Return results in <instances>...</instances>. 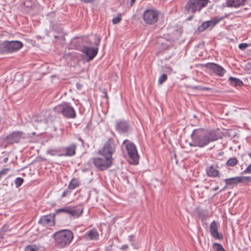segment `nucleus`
Masks as SVG:
<instances>
[{"instance_id":"a211bd4d","label":"nucleus","mask_w":251,"mask_h":251,"mask_svg":"<svg viewBox=\"0 0 251 251\" xmlns=\"http://www.w3.org/2000/svg\"><path fill=\"white\" fill-rule=\"evenodd\" d=\"M250 0H226V5L228 7L238 8L245 4Z\"/></svg>"},{"instance_id":"4468645a","label":"nucleus","mask_w":251,"mask_h":251,"mask_svg":"<svg viewBox=\"0 0 251 251\" xmlns=\"http://www.w3.org/2000/svg\"><path fill=\"white\" fill-rule=\"evenodd\" d=\"M62 155L63 156H73L76 153V145L72 143L68 146L61 148Z\"/></svg>"},{"instance_id":"7ed1b4c3","label":"nucleus","mask_w":251,"mask_h":251,"mask_svg":"<svg viewBox=\"0 0 251 251\" xmlns=\"http://www.w3.org/2000/svg\"><path fill=\"white\" fill-rule=\"evenodd\" d=\"M118 143L114 137H109L105 142L103 147L99 150L98 153L101 156H107L110 158L115 152Z\"/></svg>"},{"instance_id":"39448f33","label":"nucleus","mask_w":251,"mask_h":251,"mask_svg":"<svg viewBox=\"0 0 251 251\" xmlns=\"http://www.w3.org/2000/svg\"><path fill=\"white\" fill-rule=\"evenodd\" d=\"M209 2V0H189L185 5V10L187 13L194 14L200 11Z\"/></svg>"},{"instance_id":"09e8293b","label":"nucleus","mask_w":251,"mask_h":251,"mask_svg":"<svg viewBox=\"0 0 251 251\" xmlns=\"http://www.w3.org/2000/svg\"><path fill=\"white\" fill-rule=\"evenodd\" d=\"M246 179L249 181L251 182V177H246Z\"/></svg>"},{"instance_id":"864d4df0","label":"nucleus","mask_w":251,"mask_h":251,"mask_svg":"<svg viewBox=\"0 0 251 251\" xmlns=\"http://www.w3.org/2000/svg\"><path fill=\"white\" fill-rule=\"evenodd\" d=\"M220 251H226V250L223 248V249L222 250H221Z\"/></svg>"},{"instance_id":"9d476101","label":"nucleus","mask_w":251,"mask_h":251,"mask_svg":"<svg viewBox=\"0 0 251 251\" xmlns=\"http://www.w3.org/2000/svg\"><path fill=\"white\" fill-rule=\"evenodd\" d=\"M224 18V17H215L211 20L203 22L201 25L198 26L197 28L198 31L199 32H202L209 28H213L219 22L223 20Z\"/></svg>"},{"instance_id":"58836bf2","label":"nucleus","mask_w":251,"mask_h":251,"mask_svg":"<svg viewBox=\"0 0 251 251\" xmlns=\"http://www.w3.org/2000/svg\"><path fill=\"white\" fill-rule=\"evenodd\" d=\"M192 88L193 89H196V90H200V91H202V86H193L192 87Z\"/></svg>"},{"instance_id":"6e6d98bb","label":"nucleus","mask_w":251,"mask_h":251,"mask_svg":"<svg viewBox=\"0 0 251 251\" xmlns=\"http://www.w3.org/2000/svg\"><path fill=\"white\" fill-rule=\"evenodd\" d=\"M250 1H251V0H250Z\"/></svg>"},{"instance_id":"3c124183","label":"nucleus","mask_w":251,"mask_h":251,"mask_svg":"<svg viewBox=\"0 0 251 251\" xmlns=\"http://www.w3.org/2000/svg\"><path fill=\"white\" fill-rule=\"evenodd\" d=\"M193 16H192H192H191L190 17H189L187 19V20H191L192 19Z\"/></svg>"},{"instance_id":"8fccbe9b","label":"nucleus","mask_w":251,"mask_h":251,"mask_svg":"<svg viewBox=\"0 0 251 251\" xmlns=\"http://www.w3.org/2000/svg\"><path fill=\"white\" fill-rule=\"evenodd\" d=\"M78 140L82 143V144L83 143V140L81 138H79Z\"/></svg>"},{"instance_id":"20e7f679","label":"nucleus","mask_w":251,"mask_h":251,"mask_svg":"<svg viewBox=\"0 0 251 251\" xmlns=\"http://www.w3.org/2000/svg\"><path fill=\"white\" fill-rule=\"evenodd\" d=\"M56 114H62L67 119H75L76 115L74 108L69 103L64 102L56 105L53 108Z\"/></svg>"},{"instance_id":"7c9ffc66","label":"nucleus","mask_w":251,"mask_h":251,"mask_svg":"<svg viewBox=\"0 0 251 251\" xmlns=\"http://www.w3.org/2000/svg\"><path fill=\"white\" fill-rule=\"evenodd\" d=\"M38 250L35 245H30L25 248V251H37Z\"/></svg>"},{"instance_id":"0eeeda50","label":"nucleus","mask_w":251,"mask_h":251,"mask_svg":"<svg viewBox=\"0 0 251 251\" xmlns=\"http://www.w3.org/2000/svg\"><path fill=\"white\" fill-rule=\"evenodd\" d=\"M102 156L94 158L93 161L95 166L100 171L106 170L111 167L114 160L107 156Z\"/></svg>"},{"instance_id":"c03bdc74","label":"nucleus","mask_w":251,"mask_h":251,"mask_svg":"<svg viewBox=\"0 0 251 251\" xmlns=\"http://www.w3.org/2000/svg\"><path fill=\"white\" fill-rule=\"evenodd\" d=\"M172 71V69L170 67H166V72H171Z\"/></svg>"},{"instance_id":"49530a36","label":"nucleus","mask_w":251,"mask_h":251,"mask_svg":"<svg viewBox=\"0 0 251 251\" xmlns=\"http://www.w3.org/2000/svg\"><path fill=\"white\" fill-rule=\"evenodd\" d=\"M134 237V236L132 235H130L128 236V239L130 241L132 240V238Z\"/></svg>"},{"instance_id":"4c0bfd02","label":"nucleus","mask_w":251,"mask_h":251,"mask_svg":"<svg viewBox=\"0 0 251 251\" xmlns=\"http://www.w3.org/2000/svg\"><path fill=\"white\" fill-rule=\"evenodd\" d=\"M244 173H251V164L244 171Z\"/></svg>"},{"instance_id":"f8f14e48","label":"nucleus","mask_w":251,"mask_h":251,"mask_svg":"<svg viewBox=\"0 0 251 251\" xmlns=\"http://www.w3.org/2000/svg\"><path fill=\"white\" fill-rule=\"evenodd\" d=\"M204 67L220 76H223L226 73V70L222 66L214 63H207L204 65Z\"/></svg>"},{"instance_id":"bb28decb","label":"nucleus","mask_w":251,"mask_h":251,"mask_svg":"<svg viewBox=\"0 0 251 251\" xmlns=\"http://www.w3.org/2000/svg\"><path fill=\"white\" fill-rule=\"evenodd\" d=\"M80 184V183L78 178H74L70 181L68 188L73 190L78 187Z\"/></svg>"},{"instance_id":"37998d69","label":"nucleus","mask_w":251,"mask_h":251,"mask_svg":"<svg viewBox=\"0 0 251 251\" xmlns=\"http://www.w3.org/2000/svg\"><path fill=\"white\" fill-rule=\"evenodd\" d=\"M212 89L209 87H202V91H208L211 90Z\"/></svg>"},{"instance_id":"2f4dec72","label":"nucleus","mask_w":251,"mask_h":251,"mask_svg":"<svg viewBox=\"0 0 251 251\" xmlns=\"http://www.w3.org/2000/svg\"><path fill=\"white\" fill-rule=\"evenodd\" d=\"M24 182V179L21 177H17L15 180V184L17 188L22 185Z\"/></svg>"},{"instance_id":"473e14b6","label":"nucleus","mask_w":251,"mask_h":251,"mask_svg":"<svg viewBox=\"0 0 251 251\" xmlns=\"http://www.w3.org/2000/svg\"><path fill=\"white\" fill-rule=\"evenodd\" d=\"M213 248L215 251H220L223 248V246L221 244L217 243L213 244Z\"/></svg>"},{"instance_id":"a19ab883","label":"nucleus","mask_w":251,"mask_h":251,"mask_svg":"<svg viewBox=\"0 0 251 251\" xmlns=\"http://www.w3.org/2000/svg\"><path fill=\"white\" fill-rule=\"evenodd\" d=\"M80 1L85 3H93L94 0H80Z\"/></svg>"},{"instance_id":"a878e982","label":"nucleus","mask_w":251,"mask_h":251,"mask_svg":"<svg viewBox=\"0 0 251 251\" xmlns=\"http://www.w3.org/2000/svg\"><path fill=\"white\" fill-rule=\"evenodd\" d=\"M46 153L51 156H62L61 148L50 149L47 151Z\"/></svg>"},{"instance_id":"e433bc0d","label":"nucleus","mask_w":251,"mask_h":251,"mask_svg":"<svg viewBox=\"0 0 251 251\" xmlns=\"http://www.w3.org/2000/svg\"><path fill=\"white\" fill-rule=\"evenodd\" d=\"M70 189H69L68 188V189L67 190H65L62 194V197L63 198V197H65L66 196H68L69 195H70L71 194V191L70 190Z\"/></svg>"},{"instance_id":"f257e3e1","label":"nucleus","mask_w":251,"mask_h":251,"mask_svg":"<svg viewBox=\"0 0 251 251\" xmlns=\"http://www.w3.org/2000/svg\"><path fill=\"white\" fill-rule=\"evenodd\" d=\"M191 138L192 143L189 144L190 146L202 148L209 143L217 140L219 137L214 131H207L198 129L193 131Z\"/></svg>"},{"instance_id":"603ef678","label":"nucleus","mask_w":251,"mask_h":251,"mask_svg":"<svg viewBox=\"0 0 251 251\" xmlns=\"http://www.w3.org/2000/svg\"><path fill=\"white\" fill-rule=\"evenodd\" d=\"M218 188H219V187H218V186H217V187H215V188L214 189V190H218Z\"/></svg>"},{"instance_id":"5701e85b","label":"nucleus","mask_w":251,"mask_h":251,"mask_svg":"<svg viewBox=\"0 0 251 251\" xmlns=\"http://www.w3.org/2000/svg\"><path fill=\"white\" fill-rule=\"evenodd\" d=\"M195 211L199 218H200L202 221L206 219L209 217V213L207 210L201 209L199 208H196Z\"/></svg>"},{"instance_id":"aec40b11","label":"nucleus","mask_w":251,"mask_h":251,"mask_svg":"<svg viewBox=\"0 0 251 251\" xmlns=\"http://www.w3.org/2000/svg\"><path fill=\"white\" fill-rule=\"evenodd\" d=\"M246 177L243 176H237L229 178H226L224 180L226 186L233 185L238 183L243 182Z\"/></svg>"},{"instance_id":"6e6552de","label":"nucleus","mask_w":251,"mask_h":251,"mask_svg":"<svg viewBox=\"0 0 251 251\" xmlns=\"http://www.w3.org/2000/svg\"><path fill=\"white\" fill-rule=\"evenodd\" d=\"M159 14V12L157 10L148 9L144 11L143 19L146 24L152 25L158 21Z\"/></svg>"},{"instance_id":"dca6fc26","label":"nucleus","mask_w":251,"mask_h":251,"mask_svg":"<svg viewBox=\"0 0 251 251\" xmlns=\"http://www.w3.org/2000/svg\"><path fill=\"white\" fill-rule=\"evenodd\" d=\"M98 47L90 48L84 46L81 51L88 58L87 61H89L92 60L96 56L98 52Z\"/></svg>"},{"instance_id":"9b49d317","label":"nucleus","mask_w":251,"mask_h":251,"mask_svg":"<svg viewBox=\"0 0 251 251\" xmlns=\"http://www.w3.org/2000/svg\"><path fill=\"white\" fill-rule=\"evenodd\" d=\"M130 128L129 122L125 120H117L115 124V129L120 134L127 133Z\"/></svg>"},{"instance_id":"c756f323","label":"nucleus","mask_w":251,"mask_h":251,"mask_svg":"<svg viewBox=\"0 0 251 251\" xmlns=\"http://www.w3.org/2000/svg\"><path fill=\"white\" fill-rule=\"evenodd\" d=\"M122 20V15L121 13H119L117 17L114 18L112 19V23L114 25L119 24Z\"/></svg>"},{"instance_id":"5fc2aeb1","label":"nucleus","mask_w":251,"mask_h":251,"mask_svg":"<svg viewBox=\"0 0 251 251\" xmlns=\"http://www.w3.org/2000/svg\"><path fill=\"white\" fill-rule=\"evenodd\" d=\"M249 155L251 158V152L249 154Z\"/></svg>"},{"instance_id":"2eb2a0df","label":"nucleus","mask_w":251,"mask_h":251,"mask_svg":"<svg viewBox=\"0 0 251 251\" xmlns=\"http://www.w3.org/2000/svg\"><path fill=\"white\" fill-rule=\"evenodd\" d=\"M54 214H50L42 216L39 220L38 223L45 226H52L54 225Z\"/></svg>"},{"instance_id":"c9c22d12","label":"nucleus","mask_w":251,"mask_h":251,"mask_svg":"<svg viewBox=\"0 0 251 251\" xmlns=\"http://www.w3.org/2000/svg\"><path fill=\"white\" fill-rule=\"evenodd\" d=\"M248 47L249 45L247 43H241L239 45V48L241 50H244Z\"/></svg>"},{"instance_id":"79ce46f5","label":"nucleus","mask_w":251,"mask_h":251,"mask_svg":"<svg viewBox=\"0 0 251 251\" xmlns=\"http://www.w3.org/2000/svg\"><path fill=\"white\" fill-rule=\"evenodd\" d=\"M128 249V246L127 245H124L121 247V250H126Z\"/></svg>"},{"instance_id":"f704fd0d","label":"nucleus","mask_w":251,"mask_h":251,"mask_svg":"<svg viewBox=\"0 0 251 251\" xmlns=\"http://www.w3.org/2000/svg\"><path fill=\"white\" fill-rule=\"evenodd\" d=\"M9 168H4L0 171V180L4 176H5L9 171Z\"/></svg>"},{"instance_id":"423d86ee","label":"nucleus","mask_w":251,"mask_h":251,"mask_svg":"<svg viewBox=\"0 0 251 251\" xmlns=\"http://www.w3.org/2000/svg\"><path fill=\"white\" fill-rule=\"evenodd\" d=\"M122 145H125L126 146V151L131 160L130 163L135 165L138 164L139 155L138 154L137 148L134 144L126 139L123 141Z\"/></svg>"},{"instance_id":"f3484780","label":"nucleus","mask_w":251,"mask_h":251,"mask_svg":"<svg viewBox=\"0 0 251 251\" xmlns=\"http://www.w3.org/2000/svg\"><path fill=\"white\" fill-rule=\"evenodd\" d=\"M210 232L212 236L218 240H222L223 235L222 233H219L218 231L217 225L216 221H213L210 225Z\"/></svg>"},{"instance_id":"ddd939ff","label":"nucleus","mask_w":251,"mask_h":251,"mask_svg":"<svg viewBox=\"0 0 251 251\" xmlns=\"http://www.w3.org/2000/svg\"><path fill=\"white\" fill-rule=\"evenodd\" d=\"M23 135L24 133L22 131H14L7 135L5 140L8 144H12L15 143H18Z\"/></svg>"},{"instance_id":"72a5a7b5","label":"nucleus","mask_w":251,"mask_h":251,"mask_svg":"<svg viewBox=\"0 0 251 251\" xmlns=\"http://www.w3.org/2000/svg\"><path fill=\"white\" fill-rule=\"evenodd\" d=\"M167 79V76L166 74H162L159 78L158 83L160 84L164 83Z\"/></svg>"},{"instance_id":"c85d7f7f","label":"nucleus","mask_w":251,"mask_h":251,"mask_svg":"<svg viewBox=\"0 0 251 251\" xmlns=\"http://www.w3.org/2000/svg\"><path fill=\"white\" fill-rule=\"evenodd\" d=\"M238 160L236 157H231L228 159L226 163L227 166L234 167L238 163Z\"/></svg>"},{"instance_id":"412c9836","label":"nucleus","mask_w":251,"mask_h":251,"mask_svg":"<svg viewBox=\"0 0 251 251\" xmlns=\"http://www.w3.org/2000/svg\"><path fill=\"white\" fill-rule=\"evenodd\" d=\"M84 237L86 239H87L96 240L98 239L99 234L96 229L93 228L88 231L85 234Z\"/></svg>"},{"instance_id":"de8ad7c7","label":"nucleus","mask_w":251,"mask_h":251,"mask_svg":"<svg viewBox=\"0 0 251 251\" xmlns=\"http://www.w3.org/2000/svg\"><path fill=\"white\" fill-rule=\"evenodd\" d=\"M8 160V157H5V158L3 159V162H4V163H7V162Z\"/></svg>"},{"instance_id":"b1692460","label":"nucleus","mask_w":251,"mask_h":251,"mask_svg":"<svg viewBox=\"0 0 251 251\" xmlns=\"http://www.w3.org/2000/svg\"><path fill=\"white\" fill-rule=\"evenodd\" d=\"M8 41L0 43V54H7L10 53Z\"/></svg>"},{"instance_id":"ea45409f","label":"nucleus","mask_w":251,"mask_h":251,"mask_svg":"<svg viewBox=\"0 0 251 251\" xmlns=\"http://www.w3.org/2000/svg\"><path fill=\"white\" fill-rule=\"evenodd\" d=\"M100 38L99 37H98L97 38L96 41L95 42V43H94L95 45L97 47H98L100 44Z\"/></svg>"},{"instance_id":"6ab92c4d","label":"nucleus","mask_w":251,"mask_h":251,"mask_svg":"<svg viewBox=\"0 0 251 251\" xmlns=\"http://www.w3.org/2000/svg\"><path fill=\"white\" fill-rule=\"evenodd\" d=\"M10 53L16 52L21 49L23 44L19 41H8Z\"/></svg>"},{"instance_id":"393cba45","label":"nucleus","mask_w":251,"mask_h":251,"mask_svg":"<svg viewBox=\"0 0 251 251\" xmlns=\"http://www.w3.org/2000/svg\"><path fill=\"white\" fill-rule=\"evenodd\" d=\"M206 173L208 176L211 177H218L219 176V171L213 166L208 167L206 169Z\"/></svg>"},{"instance_id":"f03ea898","label":"nucleus","mask_w":251,"mask_h":251,"mask_svg":"<svg viewBox=\"0 0 251 251\" xmlns=\"http://www.w3.org/2000/svg\"><path fill=\"white\" fill-rule=\"evenodd\" d=\"M74 234L68 229L61 230L53 234L54 244L57 247L63 248L68 246L72 241Z\"/></svg>"},{"instance_id":"1a4fd4ad","label":"nucleus","mask_w":251,"mask_h":251,"mask_svg":"<svg viewBox=\"0 0 251 251\" xmlns=\"http://www.w3.org/2000/svg\"><path fill=\"white\" fill-rule=\"evenodd\" d=\"M61 212L69 214L70 216L78 217L83 213V208L82 206H80L79 208L66 206L57 209L55 214H57Z\"/></svg>"},{"instance_id":"a18cd8bd","label":"nucleus","mask_w":251,"mask_h":251,"mask_svg":"<svg viewBox=\"0 0 251 251\" xmlns=\"http://www.w3.org/2000/svg\"><path fill=\"white\" fill-rule=\"evenodd\" d=\"M136 0H130V6L131 7L133 5L135 2Z\"/></svg>"},{"instance_id":"cd10ccee","label":"nucleus","mask_w":251,"mask_h":251,"mask_svg":"<svg viewBox=\"0 0 251 251\" xmlns=\"http://www.w3.org/2000/svg\"><path fill=\"white\" fill-rule=\"evenodd\" d=\"M228 80L230 84L234 87H241L243 85V82L240 79L237 78L230 77Z\"/></svg>"},{"instance_id":"4be33fe9","label":"nucleus","mask_w":251,"mask_h":251,"mask_svg":"<svg viewBox=\"0 0 251 251\" xmlns=\"http://www.w3.org/2000/svg\"><path fill=\"white\" fill-rule=\"evenodd\" d=\"M72 45L77 50L81 51L84 47V41L81 38H75L72 41Z\"/></svg>"}]
</instances>
